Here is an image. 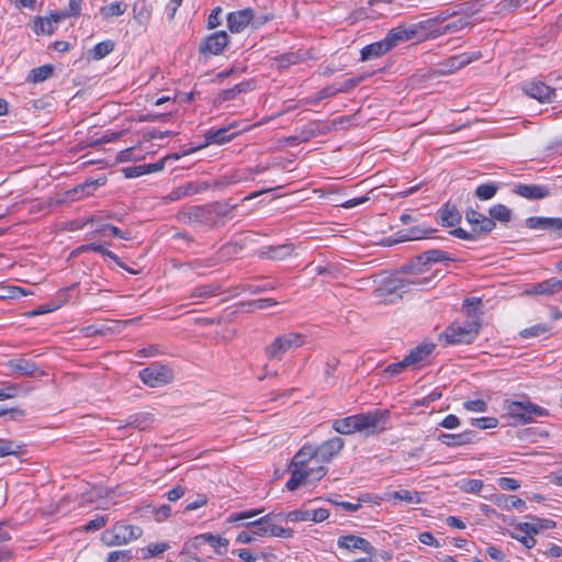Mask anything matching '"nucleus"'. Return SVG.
Returning <instances> with one entry per match:
<instances>
[{"label": "nucleus", "mask_w": 562, "mask_h": 562, "mask_svg": "<svg viewBox=\"0 0 562 562\" xmlns=\"http://www.w3.org/2000/svg\"><path fill=\"white\" fill-rule=\"evenodd\" d=\"M293 250H294V247L292 244L266 246L260 249L259 256L265 259L282 260V259L289 257Z\"/></svg>", "instance_id": "nucleus-27"}, {"label": "nucleus", "mask_w": 562, "mask_h": 562, "mask_svg": "<svg viewBox=\"0 0 562 562\" xmlns=\"http://www.w3.org/2000/svg\"><path fill=\"white\" fill-rule=\"evenodd\" d=\"M482 304L481 299L470 297L465 299L463 302V308L469 317V319H481L480 315V305Z\"/></svg>", "instance_id": "nucleus-47"}, {"label": "nucleus", "mask_w": 562, "mask_h": 562, "mask_svg": "<svg viewBox=\"0 0 562 562\" xmlns=\"http://www.w3.org/2000/svg\"><path fill=\"white\" fill-rule=\"evenodd\" d=\"M408 367H409V364L407 363L405 358H403L398 362H394V363L389 364L384 369V372H385V374H389L390 376H394V375H397V374L402 373Z\"/></svg>", "instance_id": "nucleus-64"}, {"label": "nucleus", "mask_w": 562, "mask_h": 562, "mask_svg": "<svg viewBox=\"0 0 562 562\" xmlns=\"http://www.w3.org/2000/svg\"><path fill=\"white\" fill-rule=\"evenodd\" d=\"M305 341V337L299 333H288L274 338L265 349L268 359L281 360L283 355L292 349L301 347Z\"/></svg>", "instance_id": "nucleus-8"}, {"label": "nucleus", "mask_w": 562, "mask_h": 562, "mask_svg": "<svg viewBox=\"0 0 562 562\" xmlns=\"http://www.w3.org/2000/svg\"><path fill=\"white\" fill-rule=\"evenodd\" d=\"M476 432L473 430H465L460 434H447L441 432L437 439L449 448H457L465 445H470L474 441Z\"/></svg>", "instance_id": "nucleus-21"}, {"label": "nucleus", "mask_w": 562, "mask_h": 562, "mask_svg": "<svg viewBox=\"0 0 562 562\" xmlns=\"http://www.w3.org/2000/svg\"><path fill=\"white\" fill-rule=\"evenodd\" d=\"M521 89L527 95L541 103L554 102L557 98L555 89L540 80L527 81L522 85Z\"/></svg>", "instance_id": "nucleus-11"}, {"label": "nucleus", "mask_w": 562, "mask_h": 562, "mask_svg": "<svg viewBox=\"0 0 562 562\" xmlns=\"http://www.w3.org/2000/svg\"><path fill=\"white\" fill-rule=\"evenodd\" d=\"M133 558L132 550H117L109 553L106 562H131Z\"/></svg>", "instance_id": "nucleus-59"}, {"label": "nucleus", "mask_w": 562, "mask_h": 562, "mask_svg": "<svg viewBox=\"0 0 562 562\" xmlns=\"http://www.w3.org/2000/svg\"><path fill=\"white\" fill-rule=\"evenodd\" d=\"M525 223L530 229L562 233V218L560 217L530 216L526 218Z\"/></svg>", "instance_id": "nucleus-19"}, {"label": "nucleus", "mask_w": 562, "mask_h": 562, "mask_svg": "<svg viewBox=\"0 0 562 562\" xmlns=\"http://www.w3.org/2000/svg\"><path fill=\"white\" fill-rule=\"evenodd\" d=\"M277 517L280 519H285V520L292 521V522L310 521L308 509H295V510L289 512L288 514L279 513V514H277Z\"/></svg>", "instance_id": "nucleus-54"}, {"label": "nucleus", "mask_w": 562, "mask_h": 562, "mask_svg": "<svg viewBox=\"0 0 562 562\" xmlns=\"http://www.w3.org/2000/svg\"><path fill=\"white\" fill-rule=\"evenodd\" d=\"M109 520L108 515H97L93 519H91L86 525L79 526L76 528L78 531H95L101 529L106 525Z\"/></svg>", "instance_id": "nucleus-51"}, {"label": "nucleus", "mask_w": 562, "mask_h": 562, "mask_svg": "<svg viewBox=\"0 0 562 562\" xmlns=\"http://www.w3.org/2000/svg\"><path fill=\"white\" fill-rule=\"evenodd\" d=\"M221 286L218 284H203L194 288L190 294L192 299L210 297L220 293Z\"/></svg>", "instance_id": "nucleus-45"}, {"label": "nucleus", "mask_w": 562, "mask_h": 562, "mask_svg": "<svg viewBox=\"0 0 562 562\" xmlns=\"http://www.w3.org/2000/svg\"><path fill=\"white\" fill-rule=\"evenodd\" d=\"M165 167L164 160H159L154 164H144L138 166H130L124 167L122 169V172L124 173L125 178H138L144 175L161 171Z\"/></svg>", "instance_id": "nucleus-25"}, {"label": "nucleus", "mask_w": 562, "mask_h": 562, "mask_svg": "<svg viewBox=\"0 0 562 562\" xmlns=\"http://www.w3.org/2000/svg\"><path fill=\"white\" fill-rule=\"evenodd\" d=\"M438 22V19H428L412 24L409 25V33L413 34V37L418 41H423L428 37H436L440 35V31L437 30Z\"/></svg>", "instance_id": "nucleus-16"}, {"label": "nucleus", "mask_w": 562, "mask_h": 562, "mask_svg": "<svg viewBox=\"0 0 562 562\" xmlns=\"http://www.w3.org/2000/svg\"><path fill=\"white\" fill-rule=\"evenodd\" d=\"M390 417V412L384 409H375L373 412L360 413L345 418L335 419L331 428L341 435H352L355 432L367 431L373 434L375 428L384 425Z\"/></svg>", "instance_id": "nucleus-1"}, {"label": "nucleus", "mask_w": 562, "mask_h": 562, "mask_svg": "<svg viewBox=\"0 0 562 562\" xmlns=\"http://www.w3.org/2000/svg\"><path fill=\"white\" fill-rule=\"evenodd\" d=\"M126 10L127 4L119 1L101 7L100 14L104 20H108L114 16L123 15L126 12Z\"/></svg>", "instance_id": "nucleus-40"}, {"label": "nucleus", "mask_w": 562, "mask_h": 562, "mask_svg": "<svg viewBox=\"0 0 562 562\" xmlns=\"http://www.w3.org/2000/svg\"><path fill=\"white\" fill-rule=\"evenodd\" d=\"M513 495L495 494L490 499L501 509L510 510Z\"/></svg>", "instance_id": "nucleus-60"}, {"label": "nucleus", "mask_w": 562, "mask_h": 562, "mask_svg": "<svg viewBox=\"0 0 562 562\" xmlns=\"http://www.w3.org/2000/svg\"><path fill=\"white\" fill-rule=\"evenodd\" d=\"M454 259L446 251L440 249H430L413 258L408 263L402 267V271L407 274L424 273L428 270L427 266L432 262L453 261Z\"/></svg>", "instance_id": "nucleus-7"}, {"label": "nucleus", "mask_w": 562, "mask_h": 562, "mask_svg": "<svg viewBox=\"0 0 562 562\" xmlns=\"http://www.w3.org/2000/svg\"><path fill=\"white\" fill-rule=\"evenodd\" d=\"M226 215L220 203L207 205H191L181 209L177 213V220L187 225L199 224L204 226H218Z\"/></svg>", "instance_id": "nucleus-2"}, {"label": "nucleus", "mask_w": 562, "mask_h": 562, "mask_svg": "<svg viewBox=\"0 0 562 562\" xmlns=\"http://www.w3.org/2000/svg\"><path fill=\"white\" fill-rule=\"evenodd\" d=\"M53 72H54L53 65H49V64L43 65V66L34 68L30 71V74L27 76V81L34 82V83L43 82L46 79H48L49 77H52Z\"/></svg>", "instance_id": "nucleus-41"}, {"label": "nucleus", "mask_w": 562, "mask_h": 562, "mask_svg": "<svg viewBox=\"0 0 562 562\" xmlns=\"http://www.w3.org/2000/svg\"><path fill=\"white\" fill-rule=\"evenodd\" d=\"M385 42L389 44L390 49L392 50L394 47H396L400 43L406 42L409 40H414L413 34L409 33V26L408 27H394L390 30L384 37Z\"/></svg>", "instance_id": "nucleus-33"}, {"label": "nucleus", "mask_w": 562, "mask_h": 562, "mask_svg": "<svg viewBox=\"0 0 562 562\" xmlns=\"http://www.w3.org/2000/svg\"><path fill=\"white\" fill-rule=\"evenodd\" d=\"M513 192L527 200H542L551 194L550 188L547 186L524 183L516 184Z\"/></svg>", "instance_id": "nucleus-17"}, {"label": "nucleus", "mask_w": 562, "mask_h": 562, "mask_svg": "<svg viewBox=\"0 0 562 562\" xmlns=\"http://www.w3.org/2000/svg\"><path fill=\"white\" fill-rule=\"evenodd\" d=\"M105 181L104 177L98 179L87 178L82 183L72 188V201L91 195L99 187L105 184Z\"/></svg>", "instance_id": "nucleus-23"}, {"label": "nucleus", "mask_w": 562, "mask_h": 562, "mask_svg": "<svg viewBox=\"0 0 562 562\" xmlns=\"http://www.w3.org/2000/svg\"><path fill=\"white\" fill-rule=\"evenodd\" d=\"M464 217L471 225V232L456 227L450 231V235L463 240H476L480 236L491 233L496 227L494 221L472 207L465 211Z\"/></svg>", "instance_id": "nucleus-4"}, {"label": "nucleus", "mask_w": 562, "mask_h": 562, "mask_svg": "<svg viewBox=\"0 0 562 562\" xmlns=\"http://www.w3.org/2000/svg\"><path fill=\"white\" fill-rule=\"evenodd\" d=\"M154 415L149 412H139L128 416L124 428L131 427L138 430H146L154 424Z\"/></svg>", "instance_id": "nucleus-31"}, {"label": "nucleus", "mask_w": 562, "mask_h": 562, "mask_svg": "<svg viewBox=\"0 0 562 562\" xmlns=\"http://www.w3.org/2000/svg\"><path fill=\"white\" fill-rule=\"evenodd\" d=\"M316 459L315 446L305 443L292 458L290 465L294 468L308 469L307 464Z\"/></svg>", "instance_id": "nucleus-29"}, {"label": "nucleus", "mask_w": 562, "mask_h": 562, "mask_svg": "<svg viewBox=\"0 0 562 562\" xmlns=\"http://www.w3.org/2000/svg\"><path fill=\"white\" fill-rule=\"evenodd\" d=\"M345 441L340 437H333L323 443L315 446L316 460L330 462L344 448Z\"/></svg>", "instance_id": "nucleus-13"}, {"label": "nucleus", "mask_w": 562, "mask_h": 562, "mask_svg": "<svg viewBox=\"0 0 562 562\" xmlns=\"http://www.w3.org/2000/svg\"><path fill=\"white\" fill-rule=\"evenodd\" d=\"M68 290H69L68 288H65L59 292V295L57 297L58 303H56L55 301L48 302L46 304H43V305L27 312L26 315L27 316H38V315H43L48 312H53V311L57 310L58 307L61 306V304L64 302L67 301Z\"/></svg>", "instance_id": "nucleus-35"}, {"label": "nucleus", "mask_w": 562, "mask_h": 562, "mask_svg": "<svg viewBox=\"0 0 562 562\" xmlns=\"http://www.w3.org/2000/svg\"><path fill=\"white\" fill-rule=\"evenodd\" d=\"M12 371L19 372L26 376H36L42 375L43 371L38 368V366L27 359H12L7 364Z\"/></svg>", "instance_id": "nucleus-24"}, {"label": "nucleus", "mask_w": 562, "mask_h": 562, "mask_svg": "<svg viewBox=\"0 0 562 562\" xmlns=\"http://www.w3.org/2000/svg\"><path fill=\"white\" fill-rule=\"evenodd\" d=\"M530 521L519 522L515 525V529L526 535H537L543 529H551L555 527V522L551 519L539 518L536 516H527Z\"/></svg>", "instance_id": "nucleus-20"}, {"label": "nucleus", "mask_w": 562, "mask_h": 562, "mask_svg": "<svg viewBox=\"0 0 562 562\" xmlns=\"http://www.w3.org/2000/svg\"><path fill=\"white\" fill-rule=\"evenodd\" d=\"M488 214L492 221H498L501 223H508L513 216L512 210L501 203L491 206Z\"/></svg>", "instance_id": "nucleus-39"}, {"label": "nucleus", "mask_w": 562, "mask_h": 562, "mask_svg": "<svg viewBox=\"0 0 562 562\" xmlns=\"http://www.w3.org/2000/svg\"><path fill=\"white\" fill-rule=\"evenodd\" d=\"M368 77H369L368 74H362L360 76H356V77L345 80L342 83L338 85L339 93H346V92L351 91Z\"/></svg>", "instance_id": "nucleus-57"}, {"label": "nucleus", "mask_w": 562, "mask_h": 562, "mask_svg": "<svg viewBox=\"0 0 562 562\" xmlns=\"http://www.w3.org/2000/svg\"><path fill=\"white\" fill-rule=\"evenodd\" d=\"M142 535L143 530L140 527L117 521L112 528L103 531L101 541L106 547L123 546L140 538Z\"/></svg>", "instance_id": "nucleus-6"}, {"label": "nucleus", "mask_w": 562, "mask_h": 562, "mask_svg": "<svg viewBox=\"0 0 562 562\" xmlns=\"http://www.w3.org/2000/svg\"><path fill=\"white\" fill-rule=\"evenodd\" d=\"M562 290V279L550 278L532 285L533 294H554Z\"/></svg>", "instance_id": "nucleus-34"}, {"label": "nucleus", "mask_w": 562, "mask_h": 562, "mask_svg": "<svg viewBox=\"0 0 562 562\" xmlns=\"http://www.w3.org/2000/svg\"><path fill=\"white\" fill-rule=\"evenodd\" d=\"M72 486L77 488L76 493L79 507H82L86 504H92L102 497V490L100 487L93 486L81 480H77L76 484Z\"/></svg>", "instance_id": "nucleus-15"}, {"label": "nucleus", "mask_w": 562, "mask_h": 562, "mask_svg": "<svg viewBox=\"0 0 562 562\" xmlns=\"http://www.w3.org/2000/svg\"><path fill=\"white\" fill-rule=\"evenodd\" d=\"M391 49H390L389 44L383 38L379 42H374L372 44L364 46L360 50V60L367 61V60H370L373 58H378V57H381L382 55L386 54Z\"/></svg>", "instance_id": "nucleus-30"}, {"label": "nucleus", "mask_w": 562, "mask_h": 562, "mask_svg": "<svg viewBox=\"0 0 562 562\" xmlns=\"http://www.w3.org/2000/svg\"><path fill=\"white\" fill-rule=\"evenodd\" d=\"M291 476L285 486L289 491H295L301 485H307V469L294 468L289 465Z\"/></svg>", "instance_id": "nucleus-36"}, {"label": "nucleus", "mask_w": 562, "mask_h": 562, "mask_svg": "<svg viewBox=\"0 0 562 562\" xmlns=\"http://www.w3.org/2000/svg\"><path fill=\"white\" fill-rule=\"evenodd\" d=\"M429 281L430 278L417 276L385 278L374 290V296L380 300V303L393 304L395 300L402 299L403 293H405L411 285H420Z\"/></svg>", "instance_id": "nucleus-3"}, {"label": "nucleus", "mask_w": 562, "mask_h": 562, "mask_svg": "<svg viewBox=\"0 0 562 562\" xmlns=\"http://www.w3.org/2000/svg\"><path fill=\"white\" fill-rule=\"evenodd\" d=\"M436 232L435 228L426 227L423 225L411 227L406 231L404 235L407 240H417L430 237Z\"/></svg>", "instance_id": "nucleus-44"}, {"label": "nucleus", "mask_w": 562, "mask_h": 562, "mask_svg": "<svg viewBox=\"0 0 562 562\" xmlns=\"http://www.w3.org/2000/svg\"><path fill=\"white\" fill-rule=\"evenodd\" d=\"M236 135V132H232V126H228L218 130H210L204 136L206 144L223 145L231 142Z\"/></svg>", "instance_id": "nucleus-32"}, {"label": "nucleus", "mask_w": 562, "mask_h": 562, "mask_svg": "<svg viewBox=\"0 0 562 562\" xmlns=\"http://www.w3.org/2000/svg\"><path fill=\"white\" fill-rule=\"evenodd\" d=\"M435 349L434 344H420L413 348L407 356H405V360L409 364V367L416 368L424 360H426Z\"/></svg>", "instance_id": "nucleus-28"}, {"label": "nucleus", "mask_w": 562, "mask_h": 562, "mask_svg": "<svg viewBox=\"0 0 562 562\" xmlns=\"http://www.w3.org/2000/svg\"><path fill=\"white\" fill-rule=\"evenodd\" d=\"M480 57V54L473 53V54H461L457 56H452L449 58V65L452 69H459L468 64H470L472 60L477 59Z\"/></svg>", "instance_id": "nucleus-53"}, {"label": "nucleus", "mask_w": 562, "mask_h": 562, "mask_svg": "<svg viewBox=\"0 0 562 562\" xmlns=\"http://www.w3.org/2000/svg\"><path fill=\"white\" fill-rule=\"evenodd\" d=\"M499 188L501 186L496 182L482 183L476 187L474 191V196L477 198L480 201L491 200L496 195Z\"/></svg>", "instance_id": "nucleus-38"}, {"label": "nucleus", "mask_w": 562, "mask_h": 562, "mask_svg": "<svg viewBox=\"0 0 562 562\" xmlns=\"http://www.w3.org/2000/svg\"><path fill=\"white\" fill-rule=\"evenodd\" d=\"M196 191L193 188V183H186L183 186H180L176 189H173L170 193L167 194L165 198L167 201H177L183 196H188L192 193H195Z\"/></svg>", "instance_id": "nucleus-52"}, {"label": "nucleus", "mask_w": 562, "mask_h": 562, "mask_svg": "<svg viewBox=\"0 0 562 562\" xmlns=\"http://www.w3.org/2000/svg\"><path fill=\"white\" fill-rule=\"evenodd\" d=\"M133 13L138 24H146L151 15V8L143 0L134 4Z\"/></svg>", "instance_id": "nucleus-43"}, {"label": "nucleus", "mask_w": 562, "mask_h": 562, "mask_svg": "<svg viewBox=\"0 0 562 562\" xmlns=\"http://www.w3.org/2000/svg\"><path fill=\"white\" fill-rule=\"evenodd\" d=\"M205 543H209L211 547H213L214 550L218 554L223 553L221 548H223L224 551H226V549L228 547V540L226 538H222L220 536H214L212 533H202V535H199V536L194 537L192 546L195 549H198V548H200L201 546H203Z\"/></svg>", "instance_id": "nucleus-26"}, {"label": "nucleus", "mask_w": 562, "mask_h": 562, "mask_svg": "<svg viewBox=\"0 0 562 562\" xmlns=\"http://www.w3.org/2000/svg\"><path fill=\"white\" fill-rule=\"evenodd\" d=\"M273 517H277V515H274L273 513H269L257 520L247 522L246 527L251 528L252 533L256 536H267L269 535L270 522L272 521Z\"/></svg>", "instance_id": "nucleus-37"}, {"label": "nucleus", "mask_w": 562, "mask_h": 562, "mask_svg": "<svg viewBox=\"0 0 562 562\" xmlns=\"http://www.w3.org/2000/svg\"><path fill=\"white\" fill-rule=\"evenodd\" d=\"M228 43V34L225 31H217L201 41L199 52L202 55H221Z\"/></svg>", "instance_id": "nucleus-10"}, {"label": "nucleus", "mask_w": 562, "mask_h": 562, "mask_svg": "<svg viewBox=\"0 0 562 562\" xmlns=\"http://www.w3.org/2000/svg\"><path fill=\"white\" fill-rule=\"evenodd\" d=\"M461 218V213L450 202L445 203L437 212V220L443 227H454Z\"/></svg>", "instance_id": "nucleus-22"}, {"label": "nucleus", "mask_w": 562, "mask_h": 562, "mask_svg": "<svg viewBox=\"0 0 562 562\" xmlns=\"http://www.w3.org/2000/svg\"><path fill=\"white\" fill-rule=\"evenodd\" d=\"M483 486V481L476 479L462 480L459 483L460 490L464 493L479 494L482 491Z\"/></svg>", "instance_id": "nucleus-56"}, {"label": "nucleus", "mask_w": 562, "mask_h": 562, "mask_svg": "<svg viewBox=\"0 0 562 562\" xmlns=\"http://www.w3.org/2000/svg\"><path fill=\"white\" fill-rule=\"evenodd\" d=\"M471 425L479 428V429H492L497 427L498 419L496 417H480V418H472L470 420Z\"/></svg>", "instance_id": "nucleus-58"}, {"label": "nucleus", "mask_w": 562, "mask_h": 562, "mask_svg": "<svg viewBox=\"0 0 562 562\" xmlns=\"http://www.w3.org/2000/svg\"><path fill=\"white\" fill-rule=\"evenodd\" d=\"M504 408L508 417L513 418L517 424H529L535 417H544L549 412L530 401H505Z\"/></svg>", "instance_id": "nucleus-5"}, {"label": "nucleus", "mask_w": 562, "mask_h": 562, "mask_svg": "<svg viewBox=\"0 0 562 562\" xmlns=\"http://www.w3.org/2000/svg\"><path fill=\"white\" fill-rule=\"evenodd\" d=\"M279 285L276 282H266V283L260 284V285L246 283V284L237 285L236 290H238L240 292H249L251 294H257V293L266 292V291H269V290H274Z\"/></svg>", "instance_id": "nucleus-48"}, {"label": "nucleus", "mask_w": 562, "mask_h": 562, "mask_svg": "<svg viewBox=\"0 0 562 562\" xmlns=\"http://www.w3.org/2000/svg\"><path fill=\"white\" fill-rule=\"evenodd\" d=\"M442 337L447 345L471 344L476 338V328L463 329L459 324L449 325Z\"/></svg>", "instance_id": "nucleus-12"}, {"label": "nucleus", "mask_w": 562, "mask_h": 562, "mask_svg": "<svg viewBox=\"0 0 562 562\" xmlns=\"http://www.w3.org/2000/svg\"><path fill=\"white\" fill-rule=\"evenodd\" d=\"M464 409L469 412L484 413L487 411V403L484 400H471L463 403Z\"/></svg>", "instance_id": "nucleus-62"}, {"label": "nucleus", "mask_w": 562, "mask_h": 562, "mask_svg": "<svg viewBox=\"0 0 562 562\" xmlns=\"http://www.w3.org/2000/svg\"><path fill=\"white\" fill-rule=\"evenodd\" d=\"M22 391L21 385L5 382L0 386V401L16 397Z\"/></svg>", "instance_id": "nucleus-55"}, {"label": "nucleus", "mask_w": 562, "mask_h": 562, "mask_svg": "<svg viewBox=\"0 0 562 562\" xmlns=\"http://www.w3.org/2000/svg\"><path fill=\"white\" fill-rule=\"evenodd\" d=\"M389 496L391 499L402 501L407 504H419L422 502L420 495L416 491L400 490L390 493Z\"/></svg>", "instance_id": "nucleus-42"}, {"label": "nucleus", "mask_w": 562, "mask_h": 562, "mask_svg": "<svg viewBox=\"0 0 562 562\" xmlns=\"http://www.w3.org/2000/svg\"><path fill=\"white\" fill-rule=\"evenodd\" d=\"M337 546L349 551L360 550L369 554H373L375 551L374 547L367 539L355 535L340 536L337 540Z\"/></svg>", "instance_id": "nucleus-18"}, {"label": "nucleus", "mask_w": 562, "mask_h": 562, "mask_svg": "<svg viewBox=\"0 0 562 562\" xmlns=\"http://www.w3.org/2000/svg\"><path fill=\"white\" fill-rule=\"evenodd\" d=\"M276 305H278V302L274 299H258L240 303V307L245 308L247 312H251L255 308L263 310Z\"/></svg>", "instance_id": "nucleus-46"}, {"label": "nucleus", "mask_w": 562, "mask_h": 562, "mask_svg": "<svg viewBox=\"0 0 562 562\" xmlns=\"http://www.w3.org/2000/svg\"><path fill=\"white\" fill-rule=\"evenodd\" d=\"M23 445L12 440L0 439V457L18 456L22 452Z\"/></svg>", "instance_id": "nucleus-50"}, {"label": "nucleus", "mask_w": 562, "mask_h": 562, "mask_svg": "<svg viewBox=\"0 0 562 562\" xmlns=\"http://www.w3.org/2000/svg\"><path fill=\"white\" fill-rule=\"evenodd\" d=\"M114 49V43L112 41H103L98 43L90 52L91 57L94 60L104 58Z\"/></svg>", "instance_id": "nucleus-49"}, {"label": "nucleus", "mask_w": 562, "mask_h": 562, "mask_svg": "<svg viewBox=\"0 0 562 562\" xmlns=\"http://www.w3.org/2000/svg\"><path fill=\"white\" fill-rule=\"evenodd\" d=\"M327 473V468L319 465L317 468L307 469V484H314L318 482Z\"/></svg>", "instance_id": "nucleus-63"}, {"label": "nucleus", "mask_w": 562, "mask_h": 562, "mask_svg": "<svg viewBox=\"0 0 562 562\" xmlns=\"http://www.w3.org/2000/svg\"><path fill=\"white\" fill-rule=\"evenodd\" d=\"M223 9L221 7L214 8L207 16L206 25L209 30H213L222 24L221 15Z\"/></svg>", "instance_id": "nucleus-61"}, {"label": "nucleus", "mask_w": 562, "mask_h": 562, "mask_svg": "<svg viewBox=\"0 0 562 562\" xmlns=\"http://www.w3.org/2000/svg\"><path fill=\"white\" fill-rule=\"evenodd\" d=\"M255 12L250 8L229 12L226 16L227 27L232 33L243 32L251 22Z\"/></svg>", "instance_id": "nucleus-14"}, {"label": "nucleus", "mask_w": 562, "mask_h": 562, "mask_svg": "<svg viewBox=\"0 0 562 562\" xmlns=\"http://www.w3.org/2000/svg\"><path fill=\"white\" fill-rule=\"evenodd\" d=\"M138 378L149 387H160L173 380V371L167 364L153 362L138 372Z\"/></svg>", "instance_id": "nucleus-9"}]
</instances>
